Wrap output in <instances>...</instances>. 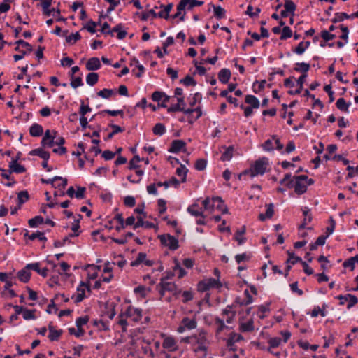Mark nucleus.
<instances>
[{
  "mask_svg": "<svg viewBox=\"0 0 358 358\" xmlns=\"http://www.w3.org/2000/svg\"><path fill=\"white\" fill-rule=\"evenodd\" d=\"M337 299L340 301V305H344L348 302L347 308L348 309L356 305L358 302L357 298L355 295L350 294L339 295L337 296Z\"/></svg>",
  "mask_w": 358,
  "mask_h": 358,
  "instance_id": "nucleus-10",
  "label": "nucleus"
},
{
  "mask_svg": "<svg viewBox=\"0 0 358 358\" xmlns=\"http://www.w3.org/2000/svg\"><path fill=\"white\" fill-rule=\"evenodd\" d=\"M10 173L15 172L16 173H22L25 172L24 166L17 163L15 160L12 161L9 164Z\"/></svg>",
  "mask_w": 358,
  "mask_h": 358,
  "instance_id": "nucleus-21",
  "label": "nucleus"
},
{
  "mask_svg": "<svg viewBox=\"0 0 358 358\" xmlns=\"http://www.w3.org/2000/svg\"><path fill=\"white\" fill-rule=\"evenodd\" d=\"M78 294L76 296H73L72 299H74L75 303H78L81 302L85 298V289L78 287L77 289Z\"/></svg>",
  "mask_w": 358,
  "mask_h": 358,
  "instance_id": "nucleus-49",
  "label": "nucleus"
},
{
  "mask_svg": "<svg viewBox=\"0 0 358 358\" xmlns=\"http://www.w3.org/2000/svg\"><path fill=\"white\" fill-rule=\"evenodd\" d=\"M162 347L169 352H175L178 350V343L172 336H165L162 342Z\"/></svg>",
  "mask_w": 358,
  "mask_h": 358,
  "instance_id": "nucleus-8",
  "label": "nucleus"
},
{
  "mask_svg": "<svg viewBox=\"0 0 358 358\" xmlns=\"http://www.w3.org/2000/svg\"><path fill=\"white\" fill-rule=\"evenodd\" d=\"M310 69V65L306 62H298L296 64V66L294 68V70L297 72H302L303 74H307L306 73Z\"/></svg>",
  "mask_w": 358,
  "mask_h": 358,
  "instance_id": "nucleus-31",
  "label": "nucleus"
},
{
  "mask_svg": "<svg viewBox=\"0 0 358 358\" xmlns=\"http://www.w3.org/2000/svg\"><path fill=\"white\" fill-rule=\"evenodd\" d=\"M30 268H26L20 270L17 273V278L19 280L23 282H27L31 277V273L29 271Z\"/></svg>",
  "mask_w": 358,
  "mask_h": 358,
  "instance_id": "nucleus-24",
  "label": "nucleus"
},
{
  "mask_svg": "<svg viewBox=\"0 0 358 358\" xmlns=\"http://www.w3.org/2000/svg\"><path fill=\"white\" fill-rule=\"evenodd\" d=\"M29 194L27 191H21L17 194L18 204L22 206L29 199Z\"/></svg>",
  "mask_w": 358,
  "mask_h": 358,
  "instance_id": "nucleus-45",
  "label": "nucleus"
},
{
  "mask_svg": "<svg viewBox=\"0 0 358 358\" xmlns=\"http://www.w3.org/2000/svg\"><path fill=\"white\" fill-rule=\"evenodd\" d=\"M308 179V176L305 175H301L295 177V182L294 185V191L298 194H302L307 190V185L305 183V180Z\"/></svg>",
  "mask_w": 358,
  "mask_h": 358,
  "instance_id": "nucleus-7",
  "label": "nucleus"
},
{
  "mask_svg": "<svg viewBox=\"0 0 358 358\" xmlns=\"http://www.w3.org/2000/svg\"><path fill=\"white\" fill-rule=\"evenodd\" d=\"M91 110L92 108L89 106L85 105L84 102L81 101V105L79 110V114L80 115V117H85V115Z\"/></svg>",
  "mask_w": 358,
  "mask_h": 358,
  "instance_id": "nucleus-59",
  "label": "nucleus"
},
{
  "mask_svg": "<svg viewBox=\"0 0 358 358\" xmlns=\"http://www.w3.org/2000/svg\"><path fill=\"white\" fill-rule=\"evenodd\" d=\"M203 208L206 210H213L215 208L220 210L222 213L225 214L228 213L227 207L224 204L223 201L220 197H206L202 202Z\"/></svg>",
  "mask_w": 358,
  "mask_h": 358,
  "instance_id": "nucleus-2",
  "label": "nucleus"
},
{
  "mask_svg": "<svg viewBox=\"0 0 358 358\" xmlns=\"http://www.w3.org/2000/svg\"><path fill=\"white\" fill-rule=\"evenodd\" d=\"M190 342L194 345V350L196 352H206L208 349V341L205 332H200L199 334L192 336L189 338Z\"/></svg>",
  "mask_w": 358,
  "mask_h": 358,
  "instance_id": "nucleus-4",
  "label": "nucleus"
},
{
  "mask_svg": "<svg viewBox=\"0 0 358 358\" xmlns=\"http://www.w3.org/2000/svg\"><path fill=\"white\" fill-rule=\"evenodd\" d=\"M349 18H351V16L345 13H336L334 18L332 19V22L334 23L339 22L343 21L345 19Z\"/></svg>",
  "mask_w": 358,
  "mask_h": 358,
  "instance_id": "nucleus-47",
  "label": "nucleus"
},
{
  "mask_svg": "<svg viewBox=\"0 0 358 358\" xmlns=\"http://www.w3.org/2000/svg\"><path fill=\"white\" fill-rule=\"evenodd\" d=\"M34 312H35L34 310H31L24 308V310L22 313L23 318L27 320L35 319L36 317L34 315Z\"/></svg>",
  "mask_w": 358,
  "mask_h": 358,
  "instance_id": "nucleus-58",
  "label": "nucleus"
},
{
  "mask_svg": "<svg viewBox=\"0 0 358 358\" xmlns=\"http://www.w3.org/2000/svg\"><path fill=\"white\" fill-rule=\"evenodd\" d=\"M289 258L287 260V264H291L292 265L295 264L297 262L302 263V259L301 257L295 256L294 253L288 252Z\"/></svg>",
  "mask_w": 358,
  "mask_h": 358,
  "instance_id": "nucleus-48",
  "label": "nucleus"
},
{
  "mask_svg": "<svg viewBox=\"0 0 358 358\" xmlns=\"http://www.w3.org/2000/svg\"><path fill=\"white\" fill-rule=\"evenodd\" d=\"M139 353L143 354L142 358H154V352L150 348V343L143 341L141 342Z\"/></svg>",
  "mask_w": 358,
  "mask_h": 358,
  "instance_id": "nucleus-11",
  "label": "nucleus"
},
{
  "mask_svg": "<svg viewBox=\"0 0 358 358\" xmlns=\"http://www.w3.org/2000/svg\"><path fill=\"white\" fill-rule=\"evenodd\" d=\"M100 67H101V63H100V60L98 57L90 58L86 64V69L88 71L98 70L100 69Z\"/></svg>",
  "mask_w": 358,
  "mask_h": 358,
  "instance_id": "nucleus-16",
  "label": "nucleus"
},
{
  "mask_svg": "<svg viewBox=\"0 0 358 358\" xmlns=\"http://www.w3.org/2000/svg\"><path fill=\"white\" fill-rule=\"evenodd\" d=\"M81 38V36L78 32L71 34L66 38V42L69 43H75L76 41Z\"/></svg>",
  "mask_w": 358,
  "mask_h": 358,
  "instance_id": "nucleus-56",
  "label": "nucleus"
},
{
  "mask_svg": "<svg viewBox=\"0 0 358 358\" xmlns=\"http://www.w3.org/2000/svg\"><path fill=\"white\" fill-rule=\"evenodd\" d=\"M165 96V93L163 92L155 91L152 94V99L154 101L159 102V101H162L163 96Z\"/></svg>",
  "mask_w": 358,
  "mask_h": 358,
  "instance_id": "nucleus-64",
  "label": "nucleus"
},
{
  "mask_svg": "<svg viewBox=\"0 0 358 358\" xmlns=\"http://www.w3.org/2000/svg\"><path fill=\"white\" fill-rule=\"evenodd\" d=\"M111 128L113 129V131L110 132L107 137L105 138L106 141L111 139L113 136L117 133L122 132L124 131V129L121 127L116 125V124H111Z\"/></svg>",
  "mask_w": 358,
  "mask_h": 358,
  "instance_id": "nucleus-44",
  "label": "nucleus"
},
{
  "mask_svg": "<svg viewBox=\"0 0 358 358\" xmlns=\"http://www.w3.org/2000/svg\"><path fill=\"white\" fill-rule=\"evenodd\" d=\"M222 287V283L219 279L207 278L198 283V290L199 292H206L211 288H220Z\"/></svg>",
  "mask_w": 358,
  "mask_h": 358,
  "instance_id": "nucleus-5",
  "label": "nucleus"
},
{
  "mask_svg": "<svg viewBox=\"0 0 358 358\" xmlns=\"http://www.w3.org/2000/svg\"><path fill=\"white\" fill-rule=\"evenodd\" d=\"M292 175L291 173H287L284 178L280 180V185H285L288 188H292L294 187V182L291 179Z\"/></svg>",
  "mask_w": 358,
  "mask_h": 358,
  "instance_id": "nucleus-43",
  "label": "nucleus"
},
{
  "mask_svg": "<svg viewBox=\"0 0 358 358\" xmlns=\"http://www.w3.org/2000/svg\"><path fill=\"white\" fill-rule=\"evenodd\" d=\"M183 4H185L184 2L180 1L179 3L177 5V12L173 15H172L173 19L178 17L180 21L185 20V12L184 10L185 8Z\"/></svg>",
  "mask_w": 358,
  "mask_h": 358,
  "instance_id": "nucleus-19",
  "label": "nucleus"
},
{
  "mask_svg": "<svg viewBox=\"0 0 358 358\" xmlns=\"http://www.w3.org/2000/svg\"><path fill=\"white\" fill-rule=\"evenodd\" d=\"M126 317L130 318L134 322H138L142 317V310L129 306L124 312Z\"/></svg>",
  "mask_w": 358,
  "mask_h": 358,
  "instance_id": "nucleus-9",
  "label": "nucleus"
},
{
  "mask_svg": "<svg viewBox=\"0 0 358 358\" xmlns=\"http://www.w3.org/2000/svg\"><path fill=\"white\" fill-rule=\"evenodd\" d=\"M181 323L187 329H194L196 327V322L194 319L185 317L182 319Z\"/></svg>",
  "mask_w": 358,
  "mask_h": 358,
  "instance_id": "nucleus-33",
  "label": "nucleus"
},
{
  "mask_svg": "<svg viewBox=\"0 0 358 358\" xmlns=\"http://www.w3.org/2000/svg\"><path fill=\"white\" fill-rule=\"evenodd\" d=\"M180 83L185 86H195L196 85V82L191 76L189 75L186 76L185 78L180 80Z\"/></svg>",
  "mask_w": 358,
  "mask_h": 358,
  "instance_id": "nucleus-54",
  "label": "nucleus"
},
{
  "mask_svg": "<svg viewBox=\"0 0 358 358\" xmlns=\"http://www.w3.org/2000/svg\"><path fill=\"white\" fill-rule=\"evenodd\" d=\"M71 76V86L73 88H77L78 87L82 86L83 85L82 78L80 76L75 77L74 76Z\"/></svg>",
  "mask_w": 358,
  "mask_h": 358,
  "instance_id": "nucleus-46",
  "label": "nucleus"
},
{
  "mask_svg": "<svg viewBox=\"0 0 358 358\" xmlns=\"http://www.w3.org/2000/svg\"><path fill=\"white\" fill-rule=\"evenodd\" d=\"M162 245L168 247L170 250H175L178 248V241L173 236L164 234L159 236Z\"/></svg>",
  "mask_w": 358,
  "mask_h": 358,
  "instance_id": "nucleus-6",
  "label": "nucleus"
},
{
  "mask_svg": "<svg viewBox=\"0 0 358 358\" xmlns=\"http://www.w3.org/2000/svg\"><path fill=\"white\" fill-rule=\"evenodd\" d=\"M187 171L188 170L183 165H180V166L177 168V169H176L177 175L182 177V180H181L182 182H185L186 181V175H187Z\"/></svg>",
  "mask_w": 358,
  "mask_h": 358,
  "instance_id": "nucleus-50",
  "label": "nucleus"
},
{
  "mask_svg": "<svg viewBox=\"0 0 358 358\" xmlns=\"http://www.w3.org/2000/svg\"><path fill=\"white\" fill-rule=\"evenodd\" d=\"M282 339L280 338H271L268 340L269 348H278L280 345Z\"/></svg>",
  "mask_w": 358,
  "mask_h": 358,
  "instance_id": "nucleus-63",
  "label": "nucleus"
},
{
  "mask_svg": "<svg viewBox=\"0 0 358 358\" xmlns=\"http://www.w3.org/2000/svg\"><path fill=\"white\" fill-rule=\"evenodd\" d=\"M52 0H43L41 3V6L43 8V13L46 16L50 15V7L52 4Z\"/></svg>",
  "mask_w": 358,
  "mask_h": 358,
  "instance_id": "nucleus-39",
  "label": "nucleus"
},
{
  "mask_svg": "<svg viewBox=\"0 0 358 358\" xmlns=\"http://www.w3.org/2000/svg\"><path fill=\"white\" fill-rule=\"evenodd\" d=\"M186 143L182 140H173L171 143V145L169 149V152L173 153H177L182 151L186 152L185 150Z\"/></svg>",
  "mask_w": 358,
  "mask_h": 358,
  "instance_id": "nucleus-12",
  "label": "nucleus"
},
{
  "mask_svg": "<svg viewBox=\"0 0 358 358\" xmlns=\"http://www.w3.org/2000/svg\"><path fill=\"white\" fill-rule=\"evenodd\" d=\"M240 330L242 332H250L254 330L253 320H249L247 322L240 324Z\"/></svg>",
  "mask_w": 358,
  "mask_h": 358,
  "instance_id": "nucleus-30",
  "label": "nucleus"
},
{
  "mask_svg": "<svg viewBox=\"0 0 358 358\" xmlns=\"http://www.w3.org/2000/svg\"><path fill=\"white\" fill-rule=\"evenodd\" d=\"M15 43L17 45V46L15 48L16 51L21 52L20 45L26 48L29 52H31L33 50L32 46L29 43L23 40H18Z\"/></svg>",
  "mask_w": 358,
  "mask_h": 358,
  "instance_id": "nucleus-36",
  "label": "nucleus"
},
{
  "mask_svg": "<svg viewBox=\"0 0 358 358\" xmlns=\"http://www.w3.org/2000/svg\"><path fill=\"white\" fill-rule=\"evenodd\" d=\"M26 268H31V270L35 271L39 275H41V276H43L44 278L48 275V269L46 268L41 269L39 263L29 264L26 266Z\"/></svg>",
  "mask_w": 358,
  "mask_h": 358,
  "instance_id": "nucleus-17",
  "label": "nucleus"
},
{
  "mask_svg": "<svg viewBox=\"0 0 358 358\" xmlns=\"http://www.w3.org/2000/svg\"><path fill=\"white\" fill-rule=\"evenodd\" d=\"M146 259V254L144 252H139L136 259L131 262V266H136L141 263L144 262Z\"/></svg>",
  "mask_w": 358,
  "mask_h": 358,
  "instance_id": "nucleus-40",
  "label": "nucleus"
},
{
  "mask_svg": "<svg viewBox=\"0 0 358 358\" xmlns=\"http://www.w3.org/2000/svg\"><path fill=\"white\" fill-rule=\"evenodd\" d=\"M215 324L216 326L217 334H220L224 329H228V327L225 325L224 320L218 317L215 319Z\"/></svg>",
  "mask_w": 358,
  "mask_h": 358,
  "instance_id": "nucleus-41",
  "label": "nucleus"
},
{
  "mask_svg": "<svg viewBox=\"0 0 358 358\" xmlns=\"http://www.w3.org/2000/svg\"><path fill=\"white\" fill-rule=\"evenodd\" d=\"M98 80L99 75L96 73L92 72L87 75L86 82L90 86L94 85L98 82Z\"/></svg>",
  "mask_w": 358,
  "mask_h": 358,
  "instance_id": "nucleus-35",
  "label": "nucleus"
},
{
  "mask_svg": "<svg viewBox=\"0 0 358 358\" xmlns=\"http://www.w3.org/2000/svg\"><path fill=\"white\" fill-rule=\"evenodd\" d=\"M231 78V71L228 69H222L218 73L219 80L222 83H227Z\"/></svg>",
  "mask_w": 358,
  "mask_h": 358,
  "instance_id": "nucleus-20",
  "label": "nucleus"
},
{
  "mask_svg": "<svg viewBox=\"0 0 358 358\" xmlns=\"http://www.w3.org/2000/svg\"><path fill=\"white\" fill-rule=\"evenodd\" d=\"M215 16L218 19H222L225 17V10L221 6H213Z\"/></svg>",
  "mask_w": 358,
  "mask_h": 358,
  "instance_id": "nucleus-53",
  "label": "nucleus"
},
{
  "mask_svg": "<svg viewBox=\"0 0 358 358\" xmlns=\"http://www.w3.org/2000/svg\"><path fill=\"white\" fill-rule=\"evenodd\" d=\"M282 34L280 36L281 40H286L290 38L292 35V31L289 27H284L282 29Z\"/></svg>",
  "mask_w": 358,
  "mask_h": 358,
  "instance_id": "nucleus-55",
  "label": "nucleus"
},
{
  "mask_svg": "<svg viewBox=\"0 0 358 358\" xmlns=\"http://www.w3.org/2000/svg\"><path fill=\"white\" fill-rule=\"evenodd\" d=\"M302 210H303V215L304 216V218H303L302 223L300 224V226L299 227V229H305L306 226L308 223H310L313 220L312 215L310 213V210L308 207H304Z\"/></svg>",
  "mask_w": 358,
  "mask_h": 358,
  "instance_id": "nucleus-15",
  "label": "nucleus"
},
{
  "mask_svg": "<svg viewBox=\"0 0 358 358\" xmlns=\"http://www.w3.org/2000/svg\"><path fill=\"white\" fill-rule=\"evenodd\" d=\"M43 218L41 216H36L29 220V224L31 227H36L43 223Z\"/></svg>",
  "mask_w": 358,
  "mask_h": 358,
  "instance_id": "nucleus-51",
  "label": "nucleus"
},
{
  "mask_svg": "<svg viewBox=\"0 0 358 358\" xmlns=\"http://www.w3.org/2000/svg\"><path fill=\"white\" fill-rule=\"evenodd\" d=\"M234 148L232 146H229L228 148H224V151L221 155L222 161H229L233 157Z\"/></svg>",
  "mask_w": 358,
  "mask_h": 358,
  "instance_id": "nucleus-32",
  "label": "nucleus"
},
{
  "mask_svg": "<svg viewBox=\"0 0 358 358\" xmlns=\"http://www.w3.org/2000/svg\"><path fill=\"white\" fill-rule=\"evenodd\" d=\"M207 162L203 159H199L195 163V169L199 171H203L206 167Z\"/></svg>",
  "mask_w": 358,
  "mask_h": 358,
  "instance_id": "nucleus-62",
  "label": "nucleus"
},
{
  "mask_svg": "<svg viewBox=\"0 0 358 358\" xmlns=\"http://www.w3.org/2000/svg\"><path fill=\"white\" fill-rule=\"evenodd\" d=\"M127 318L126 317V315L124 313H121L120 315H119V321H118V324L122 326V329L124 331H126V327L127 326Z\"/></svg>",
  "mask_w": 358,
  "mask_h": 358,
  "instance_id": "nucleus-61",
  "label": "nucleus"
},
{
  "mask_svg": "<svg viewBox=\"0 0 358 358\" xmlns=\"http://www.w3.org/2000/svg\"><path fill=\"white\" fill-rule=\"evenodd\" d=\"M158 286L159 287V292L161 297L165 296L166 292H169L173 296L177 299L182 292L174 283L166 282L164 279L161 280Z\"/></svg>",
  "mask_w": 358,
  "mask_h": 358,
  "instance_id": "nucleus-3",
  "label": "nucleus"
},
{
  "mask_svg": "<svg viewBox=\"0 0 358 358\" xmlns=\"http://www.w3.org/2000/svg\"><path fill=\"white\" fill-rule=\"evenodd\" d=\"M48 329V338L52 341H57L63 332L62 329H55V327L52 325H49Z\"/></svg>",
  "mask_w": 358,
  "mask_h": 358,
  "instance_id": "nucleus-18",
  "label": "nucleus"
},
{
  "mask_svg": "<svg viewBox=\"0 0 358 358\" xmlns=\"http://www.w3.org/2000/svg\"><path fill=\"white\" fill-rule=\"evenodd\" d=\"M187 212L194 217L202 216V213H203L197 203L189 206L187 208Z\"/></svg>",
  "mask_w": 358,
  "mask_h": 358,
  "instance_id": "nucleus-26",
  "label": "nucleus"
},
{
  "mask_svg": "<svg viewBox=\"0 0 358 358\" xmlns=\"http://www.w3.org/2000/svg\"><path fill=\"white\" fill-rule=\"evenodd\" d=\"M113 94H115L114 90L107 88H104L97 92V95L103 99H109Z\"/></svg>",
  "mask_w": 358,
  "mask_h": 358,
  "instance_id": "nucleus-38",
  "label": "nucleus"
},
{
  "mask_svg": "<svg viewBox=\"0 0 358 358\" xmlns=\"http://www.w3.org/2000/svg\"><path fill=\"white\" fill-rule=\"evenodd\" d=\"M245 233V227L243 226L241 228L238 229L235 234L234 239L238 242V245H242L245 241V238L243 235Z\"/></svg>",
  "mask_w": 358,
  "mask_h": 358,
  "instance_id": "nucleus-27",
  "label": "nucleus"
},
{
  "mask_svg": "<svg viewBox=\"0 0 358 358\" xmlns=\"http://www.w3.org/2000/svg\"><path fill=\"white\" fill-rule=\"evenodd\" d=\"M180 2H184L185 8L187 7L188 10H192L195 6H201L203 4V1L198 0H180Z\"/></svg>",
  "mask_w": 358,
  "mask_h": 358,
  "instance_id": "nucleus-28",
  "label": "nucleus"
},
{
  "mask_svg": "<svg viewBox=\"0 0 358 358\" xmlns=\"http://www.w3.org/2000/svg\"><path fill=\"white\" fill-rule=\"evenodd\" d=\"M336 107L340 110L344 111V112H348V108L350 106V103H347L345 100L343 98H339L336 103Z\"/></svg>",
  "mask_w": 358,
  "mask_h": 358,
  "instance_id": "nucleus-37",
  "label": "nucleus"
},
{
  "mask_svg": "<svg viewBox=\"0 0 358 358\" xmlns=\"http://www.w3.org/2000/svg\"><path fill=\"white\" fill-rule=\"evenodd\" d=\"M141 158L138 155H135L129 162V169H136L138 167L137 164L139 162H141Z\"/></svg>",
  "mask_w": 358,
  "mask_h": 358,
  "instance_id": "nucleus-57",
  "label": "nucleus"
},
{
  "mask_svg": "<svg viewBox=\"0 0 358 358\" xmlns=\"http://www.w3.org/2000/svg\"><path fill=\"white\" fill-rule=\"evenodd\" d=\"M245 101L246 103L250 104V107L255 109L259 108L260 106L259 99L253 95H247L245 98Z\"/></svg>",
  "mask_w": 358,
  "mask_h": 358,
  "instance_id": "nucleus-25",
  "label": "nucleus"
},
{
  "mask_svg": "<svg viewBox=\"0 0 358 358\" xmlns=\"http://www.w3.org/2000/svg\"><path fill=\"white\" fill-rule=\"evenodd\" d=\"M152 131L155 135L162 136L166 131L165 126L163 124L157 123L153 127Z\"/></svg>",
  "mask_w": 358,
  "mask_h": 358,
  "instance_id": "nucleus-42",
  "label": "nucleus"
},
{
  "mask_svg": "<svg viewBox=\"0 0 358 358\" xmlns=\"http://www.w3.org/2000/svg\"><path fill=\"white\" fill-rule=\"evenodd\" d=\"M137 222L134 226V229H137L138 227H145V228H152L155 227V224L152 222L148 221H143V217H138Z\"/></svg>",
  "mask_w": 358,
  "mask_h": 358,
  "instance_id": "nucleus-29",
  "label": "nucleus"
},
{
  "mask_svg": "<svg viewBox=\"0 0 358 358\" xmlns=\"http://www.w3.org/2000/svg\"><path fill=\"white\" fill-rule=\"evenodd\" d=\"M31 155L38 156L43 160H48L50 158V153L43 148H37L32 150L30 153Z\"/></svg>",
  "mask_w": 358,
  "mask_h": 358,
  "instance_id": "nucleus-22",
  "label": "nucleus"
},
{
  "mask_svg": "<svg viewBox=\"0 0 358 358\" xmlns=\"http://www.w3.org/2000/svg\"><path fill=\"white\" fill-rule=\"evenodd\" d=\"M284 7L286 10H287L292 15H294V13L296 8L295 3L291 0H285Z\"/></svg>",
  "mask_w": 358,
  "mask_h": 358,
  "instance_id": "nucleus-52",
  "label": "nucleus"
},
{
  "mask_svg": "<svg viewBox=\"0 0 358 358\" xmlns=\"http://www.w3.org/2000/svg\"><path fill=\"white\" fill-rule=\"evenodd\" d=\"M62 181V187L65 188L67 185V180L61 176H55L53 178L50 179H44L41 178V181L43 184H51L52 187H56L57 181Z\"/></svg>",
  "mask_w": 358,
  "mask_h": 358,
  "instance_id": "nucleus-13",
  "label": "nucleus"
},
{
  "mask_svg": "<svg viewBox=\"0 0 358 358\" xmlns=\"http://www.w3.org/2000/svg\"><path fill=\"white\" fill-rule=\"evenodd\" d=\"M88 321H89L88 316L80 317L77 318V320L76 321V324L78 328V334H76L78 338L82 336L84 334L85 331L82 329V327L83 325L86 324L88 322Z\"/></svg>",
  "mask_w": 358,
  "mask_h": 358,
  "instance_id": "nucleus-14",
  "label": "nucleus"
},
{
  "mask_svg": "<svg viewBox=\"0 0 358 358\" xmlns=\"http://www.w3.org/2000/svg\"><path fill=\"white\" fill-rule=\"evenodd\" d=\"M43 132V127L37 123L32 124L29 129L30 135L34 137L41 136Z\"/></svg>",
  "mask_w": 358,
  "mask_h": 358,
  "instance_id": "nucleus-23",
  "label": "nucleus"
},
{
  "mask_svg": "<svg viewBox=\"0 0 358 358\" xmlns=\"http://www.w3.org/2000/svg\"><path fill=\"white\" fill-rule=\"evenodd\" d=\"M25 236H28L29 238L31 241L38 238L41 241H45L47 240L46 237L44 236V233L41 231H36L35 233H32L31 235H29L28 231H27L24 234Z\"/></svg>",
  "mask_w": 358,
  "mask_h": 358,
  "instance_id": "nucleus-34",
  "label": "nucleus"
},
{
  "mask_svg": "<svg viewBox=\"0 0 358 358\" xmlns=\"http://www.w3.org/2000/svg\"><path fill=\"white\" fill-rule=\"evenodd\" d=\"M273 139H268L262 145V148L265 151H273L274 150Z\"/></svg>",
  "mask_w": 358,
  "mask_h": 358,
  "instance_id": "nucleus-60",
  "label": "nucleus"
},
{
  "mask_svg": "<svg viewBox=\"0 0 358 358\" xmlns=\"http://www.w3.org/2000/svg\"><path fill=\"white\" fill-rule=\"evenodd\" d=\"M268 164V160L266 157L260 158L256 160L250 169L243 171L241 174L238 175V178L243 176L249 175L251 178H254L258 175H264L266 171L267 166Z\"/></svg>",
  "mask_w": 358,
  "mask_h": 358,
  "instance_id": "nucleus-1",
  "label": "nucleus"
}]
</instances>
